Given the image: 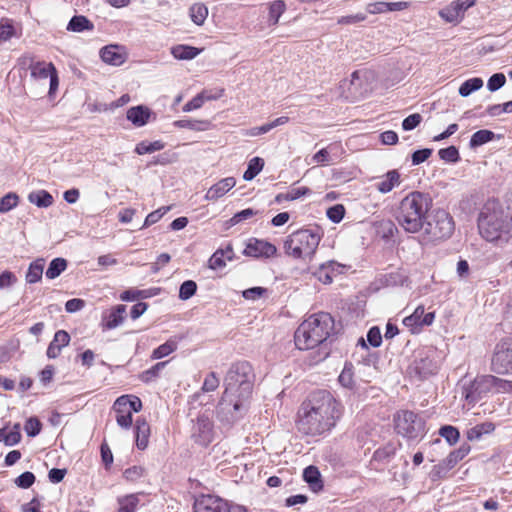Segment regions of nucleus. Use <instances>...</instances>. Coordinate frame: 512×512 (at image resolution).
Returning a JSON list of instances; mask_svg holds the SVG:
<instances>
[{"label": "nucleus", "instance_id": "1", "mask_svg": "<svg viewBox=\"0 0 512 512\" xmlns=\"http://www.w3.org/2000/svg\"><path fill=\"white\" fill-rule=\"evenodd\" d=\"M432 206L429 194L413 191L405 196L398 207L397 221L408 233H418L425 230L437 238H444L448 234V212L438 210L430 219L428 211Z\"/></svg>", "mask_w": 512, "mask_h": 512}, {"label": "nucleus", "instance_id": "2", "mask_svg": "<svg viewBox=\"0 0 512 512\" xmlns=\"http://www.w3.org/2000/svg\"><path fill=\"white\" fill-rule=\"evenodd\" d=\"M342 415L341 404L326 390L310 394L298 412V431L309 436L330 431Z\"/></svg>", "mask_w": 512, "mask_h": 512}, {"label": "nucleus", "instance_id": "3", "mask_svg": "<svg viewBox=\"0 0 512 512\" xmlns=\"http://www.w3.org/2000/svg\"><path fill=\"white\" fill-rule=\"evenodd\" d=\"M334 332V319L329 313L320 312L303 321L294 333L299 350H310L325 344Z\"/></svg>", "mask_w": 512, "mask_h": 512}, {"label": "nucleus", "instance_id": "4", "mask_svg": "<svg viewBox=\"0 0 512 512\" xmlns=\"http://www.w3.org/2000/svg\"><path fill=\"white\" fill-rule=\"evenodd\" d=\"M322 237L323 230L318 225L299 229L290 234L284 241L285 253L294 259L308 258L310 260L315 254Z\"/></svg>", "mask_w": 512, "mask_h": 512}, {"label": "nucleus", "instance_id": "5", "mask_svg": "<svg viewBox=\"0 0 512 512\" xmlns=\"http://www.w3.org/2000/svg\"><path fill=\"white\" fill-rule=\"evenodd\" d=\"M255 381L252 365L245 360L232 363L224 377L225 389L249 398Z\"/></svg>", "mask_w": 512, "mask_h": 512}, {"label": "nucleus", "instance_id": "6", "mask_svg": "<svg viewBox=\"0 0 512 512\" xmlns=\"http://www.w3.org/2000/svg\"><path fill=\"white\" fill-rule=\"evenodd\" d=\"M394 430L409 443H419L427 433L424 418L410 410L397 411L393 416Z\"/></svg>", "mask_w": 512, "mask_h": 512}, {"label": "nucleus", "instance_id": "7", "mask_svg": "<svg viewBox=\"0 0 512 512\" xmlns=\"http://www.w3.org/2000/svg\"><path fill=\"white\" fill-rule=\"evenodd\" d=\"M248 398L239 393L225 389L217 406V417L221 422L233 423L239 420L245 410V402Z\"/></svg>", "mask_w": 512, "mask_h": 512}, {"label": "nucleus", "instance_id": "8", "mask_svg": "<svg viewBox=\"0 0 512 512\" xmlns=\"http://www.w3.org/2000/svg\"><path fill=\"white\" fill-rule=\"evenodd\" d=\"M376 82V73L370 69L356 70L350 80H343L339 88L342 94L346 91L353 95L364 96L372 93Z\"/></svg>", "mask_w": 512, "mask_h": 512}, {"label": "nucleus", "instance_id": "9", "mask_svg": "<svg viewBox=\"0 0 512 512\" xmlns=\"http://www.w3.org/2000/svg\"><path fill=\"white\" fill-rule=\"evenodd\" d=\"M491 370L504 375L512 371V336L501 339L491 358Z\"/></svg>", "mask_w": 512, "mask_h": 512}, {"label": "nucleus", "instance_id": "10", "mask_svg": "<svg viewBox=\"0 0 512 512\" xmlns=\"http://www.w3.org/2000/svg\"><path fill=\"white\" fill-rule=\"evenodd\" d=\"M194 512H247V509L215 495H202L194 503Z\"/></svg>", "mask_w": 512, "mask_h": 512}, {"label": "nucleus", "instance_id": "11", "mask_svg": "<svg viewBox=\"0 0 512 512\" xmlns=\"http://www.w3.org/2000/svg\"><path fill=\"white\" fill-rule=\"evenodd\" d=\"M437 370V363L428 352L422 350L415 353L413 361L407 368V373L411 378L422 380L435 374Z\"/></svg>", "mask_w": 512, "mask_h": 512}, {"label": "nucleus", "instance_id": "12", "mask_svg": "<svg viewBox=\"0 0 512 512\" xmlns=\"http://www.w3.org/2000/svg\"><path fill=\"white\" fill-rule=\"evenodd\" d=\"M214 437L213 421L206 414L197 417L191 429V438L201 446H208Z\"/></svg>", "mask_w": 512, "mask_h": 512}, {"label": "nucleus", "instance_id": "13", "mask_svg": "<svg viewBox=\"0 0 512 512\" xmlns=\"http://www.w3.org/2000/svg\"><path fill=\"white\" fill-rule=\"evenodd\" d=\"M435 319V312H425V308L419 305L412 314L406 316L402 323L411 334H419L424 327L430 326Z\"/></svg>", "mask_w": 512, "mask_h": 512}, {"label": "nucleus", "instance_id": "14", "mask_svg": "<svg viewBox=\"0 0 512 512\" xmlns=\"http://www.w3.org/2000/svg\"><path fill=\"white\" fill-rule=\"evenodd\" d=\"M277 248L274 244L257 238H250L246 244L243 254L254 258H270L275 256Z\"/></svg>", "mask_w": 512, "mask_h": 512}, {"label": "nucleus", "instance_id": "15", "mask_svg": "<svg viewBox=\"0 0 512 512\" xmlns=\"http://www.w3.org/2000/svg\"><path fill=\"white\" fill-rule=\"evenodd\" d=\"M344 268V265L334 260H330L319 265L314 271H312V275L321 283L330 284L333 282V278L335 276L343 273Z\"/></svg>", "mask_w": 512, "mask_h": 512}, {"label": "nucleus", "instance_id": "16", "mask_svg": "<svg viewBox=\"0 0 512 512\" xmlns=\"http://www.w3.org/2000/svg\"><path fill=\"white\" fill-rule=\"evenodd\" d=\"M477 384V377L470 381L459 380L456 385V391H460L461 398L469 405H475L483 399Z\"/></svg>", "mask_w": 512, "mask_h": 512}, {"label": "nucleus", "instance_id": "17", "mask_svg": "<svg viewBox=\"0 0 512 512\" xmlns=\"http://www.w3.org/2000/svg\"><path fill=\"white\" fill-rule=\"evenodd\" d=\"M126 314V305L118 304L103 313L101 325L104 330H112L123 323Z\"/></svg>", "mask_w": 512, "mask_h": 512}, {"label": "nucleus", "instance_id": "18", "mask_svg": "<svg viewBox=\"0 0 512 512\" xmlns=\"http://www.w3.org/2000/svg\"><path fill=\"white\" fill-rule=\"evenodd\" d=\"M100 57L103 62L109 65L119 66L125 62L126 53L124 52L123 47L116 44H110L100 49Z\"/></svg>", "mask_w": 512, "mask_h": 512}, {"label": "nucleus", "instance_id": "19", "mask_svg": "<svg viewBox=\"0 0 512 512\" xmlns=\"http://www.w3.org/2000/svg\"><path fill=\"white\" fill-rule=\"evenodd\" d=\"M23 62L26 64L29 62V69L31 76L34 79H47L53 72H55V66L53 63L45 61H34L31 56H24Z\"/></svg>", "mask_w": 512, "mask_h": 512}, {"label": "nucleus", "instance_id": "20", "mask_svg": "<svg viewBox=\"0 0 512 512\" xmlns=\"http://www.w3.org/2000/svg\"><path fill=\"white\" fill-rule=\"evenodd\" d=\"M235 185L236 180L234 177L223 178L208 189L205 194V199L208 201H216L230 191Z\"/></svg>", "mask_w": 512, "mask_h": 512}, {"label": "nucleus", "instance_id": "21", "mask_svg": "<svg viewBox=\"0 0 512 512\" xmlns=\"http://www.w3.org/2000/svg\"><path fill=\"white\" fill-rule=\"evenodd\" d=\"M70 335L65 330H58L55 332L52 341L49 343L46 355L49 359L57 358L63 347L69 345Z\"/></svg>", "mask_w": 512, "mask_h": 512}, {"label": "nucleus", "instance_id": "22", "mask_svg": "<svg viewBox=\"0 0 512 512\" xmlns=\"http://www.w3.org/2000/svg\"><path fill=\"white\" fill-rule=\"evenodd\" d=\"M152 111L145 105H136L127 110L126 118L136 127H142L149 122Z\"/></svg>", "mask_w": 512, "mask_h": 512}, {"label": "nucleus", "instance_id": "23", "mask_svg": "<svg viewBox=\"0 0 512 512\" xmlns=\"http://www.w3.org/2000/svg\"><path fill=\"white\" fill-rule=\"evenodd\" d=\"M135 442L139 450H145L150 436V425L144 417H138L134 426Z\"/></svg>", "mask_w": 512, "mask_h": 512}, {"label": "nucleus", "instance_id": "24", "mask_svg": "<svg viewBox=\"0 0 512 512\" xmlns=\"http://www.w3.org/2000/svg\"><path fill=\"white\" fill-rule=\"evenodd\" d=\"M483 197L480 193L474 192L465 195L459 202L458 209L466 216L474 214L483 205Z\"/></svg>", "mask_w": 512, "mask_h": 512}, {"label": "nucleus", "instance_id": "25", "mask_svg": "<svg viewBox=\"0 0 512 512\" xmlns=\"http://www.w3.org/2000/svg\"><path fill=\"white\" fill-rule=\"evenodd\" d=\"M303 480L315 493L322 491L324 488L321 473L318 467L314 465H309L303 470Z\"/></svg>", "mask_w": 512, "mask_h": 512}, {"label": "nucleus", "instance_id": "26", "mask_svg": "<svg viewBox=\"0 0 512 512\" xmlns=\"http://www.w3.org/2000/svg\"><path fill=\"white\" fill-rule=\"evenodd\" d=\"M476 0H456L451 4L450 9V24L457 25L463 18L465 11L474 6Z\"/></svg>", "mask_w": 512, "mask_h": 512}, {"label": "nucleus", "instance_id": "27", "mask_svg": "<svg viewBox=\"0 0 512 512\" xmlns=\"http://www.w3.org/2000/svg\"><path fill=\"white\" fill-rule=\"evenodd\" d=\"M500 135L496 134L492 130L489 129H480L474 132L469 141V146L472 149H476L481 147L491 141L499 139Z\"/></svg>", "mask_w": 512, "mask_h": 512}, {"label": "nucleus", "instance_id": "28", "mask_svg": "<svg viewBox=\"0 0 512 512\" xmlns=\"http://www.w3.org/2000/svg\"><path fill=\"white\" fill-rule=\"evenodd\" d=\"M400 447V443L388 442L374 451L372 459L381 463L389 462Z\"/></svg>", "mask_w": 512, "mask_h": 512}, {"label": "nucleus", "instance_id": "29", "mask_svg": "<svg viewBox=\"0 0 512 512\" xmlns=\"http://www.w3.org/2000/svg\"><path fill=\"white\" fill-rule=\"evenodd\" d=\"M94 23L84 15H74L67 24V31L82 33L85 31H93Z\"/></svg>", "mask_w": 512, "mask_h": 512}, {"label": "nucleus", "instance_id": "30", "mask_svg": "<svg viewBox=\"0 0 512 512\" xmlns=\"http://www.w3.org/2000/svg\"><path fill=\"white\" fill-rule=\"evenodd\" d=\"M495 427V424L491 421L479 423L466 431V438L469 441L480 440L484 435L491 434Z\"/></svg>", "mask_w": 512, "mask_h": 512}, {"label": "nucleus", "instance_id": "31", "mask_svg": "<svg viewBox=\"0 0 512 512\" xmlns=\"http://www.w3.org/2000/svg\"><path fill=\"white\" fill-rule=\"evenodd\" d=\"M400 174L397 170L393 169L388 171L383 178L376 184V188L379 192L386 194L393 190V188L399 185Z\"/></svg>", "mask_w": 512, "mask_h": 512}, {"label": "nucleus", "instance_id": "32", "mask_svg": "<svg viewBox=\"0 0 512 512\" xmlns=\"http://www.w3.org/2000/svg\"><path fill=\"white\" fill-rule=\"evenodd\" d=\"M202 49L194 46L178 44L171 47V54L178 60H192L201 53Z\"/></svg>", "mask_w": 512, "mask_h": 512}, {"label": "nucleus", "instance_id": "33", "mask_svg": "<svg viewBox=\"0 0 512 512\" xmlns=\"http://www.w3.org/2000/svg\"><path fill=\"white\" fill-rule=\"evenodd\" d=\"M45 266V260L43 258H38L32 261L28 267L26 272V282L29 284H34L39 282L42 279L43 271Z\"/></svg>", "mask_w": 512, "mask_h": 512}, {"label": "nucleus", "instance_id": "34", "mask_svg": "<svg viewBox=\"0 0 512 512\" xmlns=\"http://www.w3.org/2000/svg\"><path fill=\"white\" fill-rule=\"evenodd\" d=\"M112 409L116 413L117 424L124 429H129L132 426L133 418L130 410L123 404L117 405V399L115 400Z\"/></svg>", "mask_w": 512, "mask_h": 512}, {"label": "nucleus", "instance_id": "35", "mask_svg": "<svg viewBox=\"0 0 512 512\" xmlns=\"http://www.w3.org/2000/svg\"><path fill=\"white\" fill-rule=\"evenodd\" d=\"M119 100L122 102L121 103L113 102L110 105H107L105 103L98 102L96 98L93 100L91 98H89V100L85 101V103L83 104V107L85 108L86 111H89L91 113L104 112V111H108L109 109H112L114 107H119V106L129 102L130 98H119Z\"/></svg>", "mask_w": 512, "mask_h": 512}, {"label": "nucleus", "instance_id": "36", "mask_svg": "<svg viewBox=\"0 0 512 512\" xmlns=\"http://www.w3.org/2000/svg\"><path fill=\"white\" fill-rule=\"evenodd\" d=\"M30 203L36 205L38 208H47L53 204V196L46 190L32 191L28 195Z\"/></svg>", "mask_w": 512, "mask_h": 512}, {"label": "nucleus", "instance_id": "37", "mask_svg": "<svg viewBox=\"0 0 512 512\" xmlns=\"http://www.w3.org/2000/svg\"><path fill=\"white\" fill-rule=\"evenodd\" d=\"M68 262L65 258L56 257L52 259L45 272L47 279L53 280L59 277L67 268Z\"/></svg>", "mask_w": 512, "mask_h": 512}, {"label": "nucleus", "instance_id": "38", "mask_svg": "<svg viewBox=\"0 0 512 512\" xmlns=\"http://www.w3.org/2000/svg\"><path fill=\"white\" fill-rule=\"evenodd\" d=\"M177 128H186L193 131H206L210 128L211 123L208 120L181 119L173 122Z\"/></svg>", "mask_w": 512, "mask_h": 512}, {"label": "nucleus", "instance_id": "39", "mask_svg": "<svg viewBox=\"0 0 512 512\" xmlns=\"http://www.w3.org/2000/svg\"><path fill=\"white\" fill-rule=\"evenodd\" d=\"M118 509L116 512H136L140 499L139 494H128L118 498Z\"/></svg>", "mask_w": 512, "mask_h": 512}, {"label": "nucleus", "instance_id": "40", "mask_svg": "<svg viewBox=\"0 0 512 512\" xmlns=\"http://www.w3.org/2000/svg\"><path fill=\"white\" fill-rule=\"evenodd\" d=\"M406 281L407 276L400 270L383 274L380 278L381 284L387 287L403 286Z\"/></svg>", "mask_w": 512, "mask_h": 512}, {"label": "nucleus", "instance_id": "41", "mask_svg": "<svg viewBox=\"0 0 512 512\" xmlns=\"http://www.w3.org/2000/svg\"><path fill=\"white\" fill-rule=\"evenodd\" d=\"M259 214L258 210H254L253 208H246L241 211L236 212L230 219L224 222V228L230 229L231 227L246 221L253 216Z\"/></svg>", "mask_w": 512, "mask_h": 512}, {"label": "nucleus", "instance_id": "42", "mask_svg": "<svg viewBox=\"0 0 512 512\" xmlns=\"http://www.w3.org/2000/svg\"><path fill=\"white\" fill-rule=\"evenodd\" d=\"M189 15L193 23L200 26L208 16V8L203 3H194L189 9Z\"/></svg>", "mask_w": 512, "mask_h": 512}, {"label": "nucleus", "instance_id": "43", "mask_svg": "<svg viewBox=\"0 0 512 512\" xmlns=\"http://www.w3.org/2000/svg\"><path fill=\"white\" fill-rule=\"evenodd\" d=\"M264 160L261 157H253L247 165V169L243 174L245 181L253 180L263 169Z\"/></svg>", "mask_w": 512, "mask_h": 512}, {"label": "nucleus", "instance_id": "44", "mask_svg": "<svg viewBox=\"0 0 512 512\" xmlns=\"http://www.w3.org/2000/svg\"><path fill=\"white\" fill-rule=\"evenodd\" d=\"M125 405L131 413H138L142 410V401L135 395H121L117 398V405Z\"/></svg>", "mask_w": 512, "mask_h": 512}, {"label": "nucleus", "instance_id": "45", "mask_svg": "<svg viewBox=\"0 0 512 512\" xmlns=\"http://www.w3.org/2000/svg\"><path fill=\"white\" fill-rule=\"evenodd\" d=\"M165 147V143L161 140L153 142L141 141L135 147V153L138 155L150 154L156 151H160Z\"/></svg>", "mask_w": 512, "mask_h": 512}, {"label": "nucleus", "instance_id": "46", "mask_svg": "<svg viewBox=\"0 0 512 512\" xmlns=\"http://www.w3.org/2000/svg\"><path fill=\"white\" fill-rule=\"evenodd\" d=\"M286 10V4L283 0L273 1L269 5V17L268 22L270 25H276L279 22L280 17Z\"/></svg>", "mask_w": 512, "mask_h": 512}, {"label": "nucleus", "instance_id": "47", "mask_svg": "<svg viewBox=\"0 0 512 512\" xmlns=\"http://www.w3.org/2000/svg\"><path fill=\"white\" fill-rule=\"evenodd\" d=\"M177 349V342L169 339L165 343L159 345L157 348H155L151 354V358L156 359H162L171 353H173Z\"/></svg>", "mask_w": 512, "mask_h": 512}, {"label": "nucleus", "instance_id": "48", "mask_svg": "<svg viewBox=\"0 0 512 512\" xmlns=\"http://www.w3.org/2000/svg\"><path fill=\"white\" fill-rule=\"evenodd\" d=\"M483 86V80L479 77H474L466 80L459 87L460 96H469L471 93L479 90Z\"/></svg>", "mask_w": 512, "mask_h": 512}, {"label": "nucleus", "instance_id": "49", "mask_svg": "<svg viewBox=\"0 0 512 512\" xmlns=\"http://www.w3.org/2000/svg\"><path fill=\"white\" fill-rule=\"evenodd\" d=\"M339 383L345 388H353L354 386V373L353 365L350 362H346L342 372L338 377Z\"/></svg>", "mask_w": 512, "mask_h": 512}, {"label": "nucleus", "instance_id": "50", "mask_svg": "<svg viewBox=\"0 0 512 512\" xmlns=\"http://www.w3.org/2000/svg\"><path fill=\"white\" fill-rule=\"evenodd\" d=\"M167 363L168 361L158 362L151 368L143 371L139 376L140 380L144 383H149L152 380L156 379Z\"/></svg>", "mask_w": 512, "mask_h": 512}, {"label": "nucleus", "instance_id": "51", "mask_svg": "<svg viewBox=\"0 0 512 512\" xmlns=\"http://www.w3.org/2000/svg\"><path fill=\"white\" fill-rule=\"evenodd\" d=\"M492 381V393H511L512 392V381L499 378L491 375Z\"/></svg>", "mask_w": 512, "mask_h": 512}, {"label": "nucleus", "instance_id": "52", "mask_svg": "<svg viewBox=\"0 0 512 512\" xmlns=\"http://www.w3.org/2000/svg\"><path fill=\"white\" fill-rule=\"evenodd\" d=\"M42 430V423L36 416H31L26 419L24 424V431L28 437L34 438L40 434Z\"/></svg>", "mask_w": 512, "mask_h": 512}, {"label": "nucleus", "instance_id": "53", "mask_svg": "<svg viewBox=\"0 0 512 512\" xmlns=\"http://www.w3.org/2000/svg\"><path fill=\"white\" fill-rule=\"evenodd\" d=\"M471 451V446L469 443L464 442L460 445L459 448L450 451V469L464 459L469 452Z\"/></svg>", "mask_w": 512, "mask_h": 512}, {"label": "nucleus", "instance_id": "54", "mask_svg": "<svg viewBox=\"0 0 512 512\" xmlns=\"http://www.w3.org/2000/svg\"><path fill=\"white\" fill-rule=\"evenodd\" d=\"M197 292V284L193 280H186L179 287L178 297L180 300L186 301L193 297Z\"/></svg>", "mask_w": 512, "mask_h": 512}, {"label": "nucleus", "instance_id": "55", "mask_svg": "<svg viewBox=\"0 0 512 512\" xmlns=\"http://www.w3.org/2000/svg\"><path fill=\"white\" fill-rule=\"evenodd\" d=\"M19 196L9 192L0 199V213H7L18 205Z\"/></svg>", "mask_w": 512, "mask_h": 512}, {"label": "nucleus", "instance_id": "56", "mask_svg": "<svg viewBox=\"0 0 512 512\" xmlns=\"http://www.w3.org/2000/svg\"><path fill=\"white\" fill-rule=\"evenodd\" d=\"M21 425L20 423H14L9 432L6 431L5 446L12 447L21 442Z\"/></svg>", "mask_w": 512, "mask_h": 512}, {"label": "nucleus", "instance_id": "57", "mask_svg": "<svg viewBox=\"0 0 512 512\" xmlns=\"http://www.w3.org/2000/svg\"><path fill=\"white\" fill-rule=\"evenodd\" d=\"M36 481L34 473L25 471L14 479V484L21 489H29Z\"/></svg>", "mask_w": 512, "mask_h": 512}, {"label": "nucleus", "instance_id": "58", "mask_svg": "<svg viewBox=\"0 0 512 512\" xmlns=\"http://www.w3.org/2000/svg\"><path fill=\"white\" fill-rule=\"evenodd\" d=\"M469 113H471V117H482L486 114L489 116L495 117V116H499V115L503 114L502 109H501V104L489 105L485 109V111H482L481 107L474 108Z\"/></svg>", "mask_w": 512, "mask_h": 512}, {"label": "nucleus", "instance_id": "59", "mask_svg": "<svg viewBox=\"0 0 512 512\" xmlns=\"http://www.w3.org/2000/svg\"><path fill=\"white\" fill-rule=\"evenodd\" d=\"M345 208L342 204H335L326 211L327 218L333 223H340L345 216Z\"/></svg>", "mask_w": 512, "mask_h": 512}, {"label": "nucleus", "instance_id": "60", "mask_svg": "<svg viewBox=\"0 0 512 512\" xmlns=\"http://www.w3.org/2000/svg\"><path fill=\"white\" fill-rule=\"evenodd\" d=\"M226 266V259L222 249H217L208 260V267L212 270L222 269Z\"/></svg>", "mask_w": 512, "mask_h": 512}, {"label": "nucleus", "instance_id": "61", "mask_svg": "<svg viewBox=\"0 0 512 512\" xmlns=\"http://www.w3.org/2000/svg\"><path fill=\"white\" fill-rule=\"evenodd\" d=\"M146 474V470L142 466H132L124 470L123 477L130 482H135Z\"/></svg>", "mask_w": 512, "mask_h": 512}, {"label": "nucleus", "instance_id": "62", "mask_svg": "<svg viewBox=\"0 0 512 512\" xmlns=\"http://www.w3.org/2000/svg\"><path fill=\"white\" fill-rule=\"evenodd\" d=\"M367 342L373 348H377L382 344V334L378 326L369 328L366 334Z\"/></svg>", "mask_w": 512, "mask_h": 512}, {"label": "nucleus", "instance_id": "63", "mask_svg": "<svg viewBox=\"0 0 512 512\" xmlns=\"http://www.w3.org/2000/svg\"><path fill=\"white\" fill-rule=\"evenodd\" d=\"M433 153L431 148H423L415 150L411 154V162L413 166H417L425 162Z\"/></svg>", "mask_w": 512, "mask_h": 512}, {"label": "nucleus", "instance_id": "64", "mask_svg": "<svg viewBox=\"0 0 512 512\" xmlns=\"http://www.w3.org/2000/svg\"><path fill=\"white\" fill-rule=\"evenodd\" d=\"M505 82L506 77L503 73H495L488 79L487 88L490 92H496L504 86Z\"/></svg>", "mask_w": 512, "mask_h": 512}]
</instances>
